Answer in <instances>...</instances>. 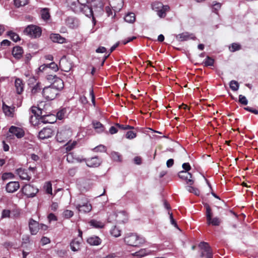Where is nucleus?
I'll return each mask as SVG.
<instances>
[{
	"mask_svg": "<svg viewBox=\"0 0 258 258\" xmlns=\"http://www.w3.org/2000/svg\"><path fill=\"white\" fill-rule=\"evenodd\" d=\"M124 241L127 245L133 247L141 246L145 242L144 237L132 233L127 234L124 238Z\"/></svg>",
	"mask_w": 258,
	"mask_h": 258,
	"instance_id": "obj_1",
	"label": "nucleus"
},
{
	"mask_svg": "<svg viewBox=\"0 0 258 258\" xmlns=\"http://www.w3.org/2000/svg\"><path fill=\"white\" fill-rule=\"evenodd\" d=\"M72 136V131L70 127H63L58 129L56 139L59 143L67 141Z\"/></svg>",
	"mask_w": 258,
	"mask_h": 258,
	"instance_id": "obj_2",
	"label": "nucleus"
},
{
	"mask_svg": "<svg viewBox=\"0 0 258 258\" xmlns=\"http://www.w3.org/2000/svg\"><path fill=\"white\" fill-rule=\"evenodd\" d=\"M24 32L30 37L35 38L41 36L42 30L41 28L37 26L30 25L25 28Z\"/></svg>",
	"mask_w": 258,
	"mask_h": 258,
	"instance_id": "obj_3",
	"label": "nucleus"
},
{
	"mask_svg": "<svg viewBox=\"0 0 258 258\" xmlns=\"http://www.w3.org/2000/svg\"><path fill=\"white\" fill-rule=\"evenodd\" d=\"M206 209V219L207 224L213 226H219L221 222V219L218 217L212 218V213L211 209L208 204L205 205Z\"/></svg>",
	"mask_w": 258,
	"mask_h": 258,
	"instance_id": "obj_4",
	"label": "nucleus"
},
{
	"mask_svg": "<svg viewBox=\"0 0 258 258\" xmlns=\"http://www.w3.org/2000/svg\"><path fill=\"white\" fill-rule=\"evenodd\" d=\"M200 248L201 257L205 258H213V253L211 247L209 244L205 242H201L199 244Z\"/></svg>",
	"mask_w": 258,
	"mask_h": 258,
	"instance_id": "obj_5",
	"label": "nucleus"
},
{
	"mask_svg": "<svg viewBox=\"0 0 258 258\" xmlns=\"http://www.w3.org/2000/svg\"><path fill=\"white\" fill-rule=\"evenodd\" d=\"M57 94V90L53 88L51 85L44 87L42 91V95L47 100L54 99Z\"/></svg>",
	"mask_w": 258,
	"mask_h": 258,
	"instance_id": "obj_6",
	"label": "nucleus"
},
{
	"mask_svg": "<svg viewBox=\"0 0 258 258\" xmlns=\"http://www.w3.org/2000/svg\"><path fill=\"white\" fill-rule=\"evenodd\" d=\"M22 192L28 197H34L38 192V189L33 185L25 184L22 188Z\"/></svg>",
	"mask_w": 258,
	"mask_h": 258,
	"instance_id": "obj_7",
	"label": "nucleus"
},
{
	"mask_svg": "<svg viewBox=\"0 0 258 258\" xmlns=\"http://www.w3.org/2000/svg\"><path fill=\"white\" fill-rule=\"evenodd\" d=\"M80 11L87 17L92 18V21L93 25H95L96 21L94 17L93 8L91 6L89 5H87L83 7H80Z\"/></svg>",
	"mask_w": 258,
	"mask_h": 258,
	"instance_id": "obj_8",
	"label": "nucleus"
},
{
	"mask_svg": "<svg viewBox=\"0 0 258 258\" xmlns=\"http://www.w3.org/2000/svg\"><path fill=\"white\" fill-rule=\"evenodd\" d=\"M53 131L50 128L44 127L39 133L38 137L41 140H44L51 137Z\"/></svg>",
	"mask_w": 258,
	"mask_h": 258,
	"instance_id": "obj_9",
	"label": "nucleus"
},
{
	"mask_svg": "<svg viewBox=\"0 0 258 258\" xmlns=\"http://www.w3.org/2000/svg\"><path fill=\"white\" fill-rule=\"evenodd\" d=\"M89 202V201L86 197L84 196H80L75 200L73 205L77 210Z\"/></svg>",
	"mask_w": 258,
	"mask_h": 258,
	"instance_id": "obj_10",
	"label": "nucleus"
},
{
	"mask_svg": "<svg viewBox=\"0 0 258 258\" xmlns=\"http://www.w3.org/2000/svg\"><path fill=\"white\" fill-rule=\"evenodd\" d=\"M101 160L97 156L88 158L86 160V165L89 167H97L101 163Z\"/></svg>",
	"mask_w": 258,
	"mask_h": 258,
	"instance_id": "obj_11",
	"label": "nucleus"
},
{
	"mask_svg": "<svg viewBox=\"0 0 258 258\" xmlns=\"http://www.w3.org/2000/svg\"><path fill=\"white\" fill-rule=\"evenodd\" d=\"M9 132L18 138H21L25 135L24 131L22 128L15 126H11L9 128Z\"/></svg>",
	"mask_w": 258,
	"mask_h": 258,
	"instance_id": "obj_12",
	"label": "nucleus"
},
{
	"mask_svg": "<svg viewBox=\"0 0 258 258\" xmlns=\"http://www.w3.org/2000/svg\"><path fill=\"white\" fill-rule=\"evenodd\" d=\"M178 176L179 178L185 180L187 184L192 185L194 184V180L191 179V174L186 171H181L178 173Z\"/></svg>",
	"mask_w": 258,
	"mask_h": 258,
	"instance_id": "obj_13",
	"label": "nucleus"
},
{
	"mask_svg": "<svg viewBox=\"0 0 258 258\" xmlns=\"http://www.w3.org/2000/svg\"><path fill=\"white\" fill-rule=\"evenodd\" d=\"M20 187V184L18 181H11L6 185V189L7 192L13 193L17 191Z\"/></svg>",
	"mask_w": 258,
	"mask_h": 258,
	"instance_id": "obj_14",
	"label": "nucleus"
},
{
	"mask_svg": "<svg viewBox=\"0 0 258 258\" xmlns=\"http://www.w3.org/2000/svg\"><path fill=\"white\" fill-rule=\"evenodd\" d=\"M113 216L116 217V222L118 223H124L127 221V215L124 211H120L117 213H113Z\"/></svg>",
	"mask_w": 258,
	"mask_h": 258,
	"instance_id": "obj_15",
	"label": "nucleus"
},
{
	"mask_svg": "<svg viewBox=\"0 0 258 258\" xmlns=\"http://www.w3.org/2000/svg\"><path fill=\"white\" fill-rule=\"evenodd\" d=\"M29 226L31 234L33 235L36 234L40 228L39 223L32 219L30 220Z\"/></svg>",
	"mask_w": 258,
	"mask_h": 258,
	"instance_id": "obj_16",
	"label": "nucleus"
},
{
	"mask_svg": "<svg viewBox=\"0 0 258 258\" xmlns=\"http://www.w3.org/2000/svg\"><path fill=\"white\" fill-rule=\"evenodd\" d=\"M16 173L22 180H30L31 179V176L28 174L26 169L19 168L16 170Z\"/></svg>",
	"mask_w": 258,
	"mask_h": 258,
	"instance_id": "obj_17",
	"label": "nucleus"
},
{
	"mask_svg": "<svg viewBox=\"0 0 258 258\" xmlns=\"http://www.w3.org/2000/svg\"><path fill=\"white\" fill-rule=\"evenodd\" d=\"M82 243V239L75 238L70 243L71 249L73 251H78L80 250Z\"/></svg>",
	"mask_w": 258,
	"mask_h": 258,
	"instance_id": "obj_18",
	"label": "nucleus"
},
{
	"mask_svg": "<svg viewBox=\"0 0 258 258\" xmlns=\"http://www.w3.org/2000/svg\"><path fill=\"white\" fill-rule=\"evenodd\" d=\"M15 106H9L3 104V109L5 115L10 117H13L15 112Z\"/></svg>",
	"mask_w": 258,
	"mask_h": 258,
	"instance_id": "obj_19",
	"label": "nucleus"
},
{
	"mask_svg": "<svg viewBox=\"0 0 258 258\" xmlns=\"http://www.w3.org/2000/svg\"><path fill=\"white\" fill-rule=\"evenodd\" d=\"M92 124L97 133L101 134L104 132L105 127L100 122L95 120L92 121Z\"/></svg>",
	"mask_w": 258,
	"mask_h": 258,
	"instance_id": "obj_20",
	"label": "nucleus"
},
{
	"mask_svg": "<svg viewBox=\"0 0 258 258\" xmlns=\"http://www.w3.org/2000/svg\"><path fill=\"white\" fill-rule=\"evenodd\" d=\"M15 86L17 93L21 94L24 91V84L23 81L19 79L16 78L15 81Z\"/></svg>",
	"mask_w": 258,
	"mask_h": 258,
	"instance_id": "obj_21",
	"label": "nucleus"
},
{
	"mask_svg": "<svg viewBox=\"0 0 258 258\" xmlns=\"http://www.w3.org/2000/svg\"><path fill=\"white\" fill-rule=\"evenodd\" d=\"M176 38L179 41H187L189 39H194L195 36L188 32H183L176 36Z\"/></svg>",
	"mask_w": 258,
	"mask_h": 258,
	"instance_id": "obj_22",
	"label": "nucleus"
},
{
	"mask_svg": "<svg viewBox=\"0 0 258 258\" xmlns=\"http://www.w3.org/2000/svg\"><path fill=\"white\" fill-rule=\"evenodd\" d=\"M51 86L53 88L57 89V92H58V91L61 90L64 87L63 81L61 79L57 77L52 82Z\"/></svg>",
	"mask_w": 258,
	"mask_h": 258,
	"instance_id": "obj_23",
	"label": "nucleus"
},
{
	"mask_svg": "<svg viewBox=\"0 0 258 258\" xmlns=\"http://www.w3.org/2000/svg\"><path fill=\"white\" fill-rule=\"evenodd\" d=\"M87 242L91 245H99L101 243V239L98 236H94L89 237Z\"/></svg>",
	"mask_w": 258,
	"mask_h": 258,
	"instance_id": "obj_24",
	"label": "nucleus"
},
{
	"mask_svg": "<svg viewBox=\"0 0 258 258\" xmlns=\"http://www.w3.org/2000/svg\"><path fill=\"white\" fill-rule=\"evenodd\" d=\"M50 39L53 42H57L58 43H63L66 42V39L61 37L58 34H51L50 35Z\"/></svg>",
	"mask_w": 258,
	"mask_h": 258,
	"instance_id": "obj_25",
	"label": "nucleus"
},
{
	"mask_svg": "<svg viewBox=\"0 0 258 258\" xmlns=\"http://www.w3.org/2000/svg\"><path fill=\"white\" fill-rule=\"evenodd\" d=\"M23 53V50L20 46H16L13 48L12 50V54L16 58H20Z\"/></svg>",
	"mask_w": 258,
	"mask_h": 258,
	"instance_id": "obj_26",
	"label": "nucleus"
},
{
	"mask_svg": "<svg viewBox=\"0 0 258 258\" xmlns=\"http://www.w3.org/2000/svg\"><path fill=\"white\" fill-rule=\"evenodd\" d=\"M170 10V7L168 5H164L161 9L157 11V15L160 18H165L166 16V13Z\"/></svg>",
	"mask_w": 258,
	"mask_h": 258,
	"instance_id": "obj_27",
	"label": "nucleus"
},
{
	"mask_svg": "<svg viewBox=\"0 0 258 258\" xmlns=\"http://www.w3.org/2000/svg\"><path fill=\"white\" fill-rule=\"evenodd\" d=\"M92 209V207L90 202L83 206L81 208L77 209L79 213H87L90 212Z\"/></svg>",
	"mask_w": 258,
	"mask_h": 258,
	"instance_id": "obj_28",
	"label": "nucleus"
},
{
	"mask_svg": "<svg viewBox=\"0 0 258 258\" xmlns=\"http://www.w3.org/2000/svg\"><path fill=\"white\" fill-rule=\"evenodd\" d=\"M90 225L95 228H103L105 224L103 222L93 219L89 222Z\"/></svg>",
	"mask_w": 258,
	"mask_h": 258,
	"instance_id": "obj_29",
	"label": "nucleus"
},
{
	"mask_svg": "<svg viewBox=\"0 0 258 258\" xmlns=\"http://www.w3.org/2000/svg\"><path fill=\"white\" fill-rule=\"evenodd\" d=\"M41 18L44 21H47L50 18L49 10L48 8H43L40 11Z\"/></svg>",
	"mask_w": 258,
	"mask_h": 258,
	"instance_id": "obj_30",
	"label": "nucleus"
},
{
	"mask_svg": "<svg viewBox=\"0 0 258 258\" xmlns=\"http://www.w3.org/2000/svg\"><path fill=\"white\" fill-rule=\"evenodd\" d=\"M124 19L126 22L132 23L136 20L135 15L133 13H128L125 15Z\"/></svg>",
	"mask_w": 258,
	"mask_h": 258,
	"instance_id": "obj_31",
	"label": "nucleus"
},
{
	"mask_svg": "<svg viewBox=\"0 0 258 258\" xmlns=\"http://www.w3.org/2000/svg\"><path fill=\"white\" fill-rule=\"evenodd\" d=\"M7 34L15 42H17L20 40L19 36L13 31H8Z\"/></svg>",
	"mask_w": 258,
	"mask_h": 258,
	"instance_id": "obj_32",
	"label": "nucleus"
},
{
	"mask_svg": "<svg viewBox=\"0 0 258 258\" xmlns=\"http://www.w3.org/2000/svg\"><path fill=\"white\" fill-rule=\"evenodd\" d=\"M148 252L146 249H141L139 251H137L134 253H132V255L134 256H136L138 258H141L143 256H144L147 254Z\"/></svg>",
	"mask_w": 258,
	"mask_h": 258,
	"instance_id": "obj_33",
	"label": "nucleus"
},
{
	"mask_svg": "<svg viewBox=\"0 0 258 258\" xmlns=\"http://www.w3.org/2000/svg\"><path fill=\"white\" fill-rule=\"evenodd\" d=\"M14 3L16 7L19 8L27 5L28 0H14Z\"/></svg>",
	"mask_w": 258,
	"mask_h": 258,
	"instance_id": "obj_34",
	"label": "nucleus"
},
{
	"mask_svg": "<svg viewBox=\"0 0 258 258\" xmlns=\"http://www.w3.org/2000/svg\"><path fill=\"white\" fill-rule=\"evenodd\" d=\"M186 189L189 192L193 193L196 196H199L200 194V191L196 187L188 185L186 186Z\"/></svg>",
	"mask_w": 258,
	"mask_h": 258,
	"instance_id": "obj_35",
	"label": "nucleus"
},
{
	"mask_svg": "<svg viewBox=\"0 0 258 258\" xmlns=\"http://www.w3.org/2000/svg\"><path fill=\"white\" fill-rule=\"evenodd\" d=\"M77 142L73 141L72 143L68 142L66 145V150L67 152H69L72 150L77 145Z\"/></svg>",
	"mask_w": 258,
	"mask_h": 258,
	"instance_id": "obj_36",
	"label": "nucleus"
},
{
	"mask_svg": "<svg viewBox=\"0 0 258 258\" xmlns=\"http://www.w3.org/2000/svg\"><path fill=\"white\" fill-rule=\"evenodd\" d=\"M51 117V116L50 115H47V116H43L41 118V121L44 122V123H52L53 122H55V117L54 116H53V119H49V118H50Z\"/></svg>",
	"mask_w": 258,
	"mask_h": 258,
	"instance_id": "obj_37",
	"label": "nucleus"
},
{
	"mask_svg": "<svg viewBox=\"0 0 258 258\" xmlns=\"http://www.w3.org/2000/svg\"><path fill=\"white\" fill-rule=\"evenodd\" d=\"M76 21L73 18L69 17L66 20L67 25L72 28H74L76 27Z\"/></svg>",
	"mask_w": 258,
	"mask_h": 258,
	"instance_id": "obj_38",
	"label": "nucleus"
},
{
	"mask_svg": "<svg viewBox=\"0 0 258 258\" xmlns=\"http://www.w3.org/2000/svg\"><path fill=\"white\" fill-rule=\"evenodd\" d=\"M229 49L230 51L234 52L240 49L241 45L238 43H233L230 46H229Z\"/></svg>",
	"mask_w": 258,
	"mask_h": 258,
	"instance_id": "obj_39",
	"label": "nucleus"
},
{
	"mask_svg": "<svg viewBox=\"0 0 258 258\" xmlns=\"http://www.w3.org/2000/svg\"><path fill=\"white\" fill-rule=\"evenodd\" d=\"M230 87L232 90L234 91H236L239 89V84L238 82L236 81L232 80L230 82Z\"/></svg>",
	"mask_w": 258,
	"mask_h": 258,
	"instance_id": "obj_40",
	"label": "nucleus"
},
{
	"mask_svg": "<svg viewBox=\"0 0 258 258\" xmlns=\"http://www.w3.org/2000/svg\"><path fill=\"white\" fill-rule=\"evenodd\" d=\"M110 233L111 234L115 237H119L120 235V230L116 226H114L111 230Z\"/></svg>",
	"mask_w": 258,
	"mask_h": 258,
	"instance_id": "obj_41",
	"label": "nucleus"
},
{
	"mask_svg": "<svg viewBox=\"0 0 258 258\" xmlns=\"http://www.w3.org/2000/svg\"><path fill=\"white\" fill-rule=\"evenodd\" d=\"M47 68L51 69L54 72H56L59 70V67L54 62H52L49 64H47Z\"/></svg>",
	"mask_w": 258,
	"mask_h": 258,
	"instance_id": "obj_42",
	"label": "nucleus"
},
{
	"mask_svg": "<svg viewBox=\"0 0 258 258\" xmlns=\"http://www.w3.org/2000/svg\"><path fill=\"white\" fill-rule=\"evenodd\" d=\"M203 63L205 66H212L214 64V60L209 56H207L204 61Z\"/></svg>",
	"mask_w": 258,
	"mask_h": 258,
	"instance_id": "obj_43",
	"label": "nucleus"
},
{
	"mask_svg": "<svg viewBox=\"0 0 258 258\" xmlns=\"http://www.w3.org/2000/svg\"><path fill=\"white\" fill-rule=\"evenodd\" d=\"M152 8L153 9L156 11V12L158 11V10L162 8L164 5L162 4V3L159 2H155L152 4Z\"/></svg>",
	"mask_w": 258,
	"mask_h": 258,
	"instance_id": "obj_44",
	"label": "nucleus"
},
{
	"mask_svg": "<svg viewBox=\"0 0 258 258\" xmlns=\"http://www.w3.org/2000/svg\"><path fill=\"white\" fill-rule=\"evenodd\" d=\"M44 188L46 190V192L48 194H52V184L50 181L45 183Z\"/></svg>",
	"mask_w": 258,
	"mask_h": 258,
	"instance_id": "obj_45",
	"label": "nucleus"
},
{
	"mask_svg": "<svg viewBox=\"0 0 258 258\" xmlns=\"http://www.w3.org/2000/svg\"><path fill=\"white\" fill-rule=\"evenodd\" d=\"M93 151L97 152H106V147L103 145H100L96 147H95Z\"/></svg>",
	"mask_w": 258,
	"mask_h": 258,
	"instance_id": "obj_46",
	"label": "nucleus"
},
{
	"mask_svg": "<svg viewBox=\"0 0 258 258\" xmlns=\"http://www.w3.org/2000/svg\"><path fill=\"white\" fill-rule=\"evenodd\" d=\"M2 178L3 180L13 179L14 178V175L11 172H6L2 175Z\"/></svg>",
	"mask_w": 258,
	"mask_h": 258,
	"instance_id": "obj_47",
	"label": "nucleus"
},
{
	"mask_svg": "<svg viewBox=\"0 0 258 258\" xmlns=\"http://www.w3.org/2000/svg\"><path fill=\"white\" fill-rule=\"evenodd\" d=\"M66 110L65 109H62L59 111L56 114V117L58 119L61 120L64 118L66 116Z\"/></svg>",
	"mask_w": 258,
	"mask_h": 258,
	"instance_id": "obj_48",
	"label": "nucleus"
},
{
	"mask_svg": "<svg viewBox=\"0 0 258 258\" xmlns=\"http://www.w3.org/2000/svg\"><path fill=\"white\" fill-rule=\"evenodd\" d=\"M111 157L114 161H120V155L118 152H112L111 153Z\"/></svg>",
	"mask_w": 258,
	"mask_h": 258,
	"instance_id": "obj_49",
	"label": "nucleus"
},
{
	"mask_svg": "<svg viewBox=\"0 0 258 258\" xmlns=\"http://www.w3.org/2000/svg\"><path fill=\"white\" fill-rule=\"evenodd\" d=\"M11 214V211L9 210H4L2 212V219L10 218Z\"/></svg>",
	"mask_w": 258,
	"mask_h": 258,
	"instance_id": "obj_50",
	"label": "nucleus"
},
{
	"mask_svg": "<svg viewBox=\"0 0 258 258\" xmlns=\"http://www.w3.org/2000/svg\"><path fill=\"white\" fill-rule=\"evenodd\" d=\"M137 136V134L136 133L133 131H128L126 133L125 137L126 139L132 140L135 138Z\"/></svg>",
	"mask_w": 258,
	"mask_h": 258,
	"instance_id": "obj_51",
	"label": "nucleus"
},
{
	"mask_svg": "<svg viewBox=\"0 0 258 258\" xmlns=\"http://www.w3.org/2000/svg\"><path fill=\"white\" fill-rule=\"evenodd\" d=\"M63 216L67 219L70 218L74 215V212L72 211L66 210L63 213Z\"/></svg>",
	"mask_w": 258,
	"mask_h": 258,
	"instance_id": "obj_52",
	"label": "nucleus"
},
{
	"mask_svg": "<svg viewBox=\"0 0 258 258\" xmlns=\"http://www.w3.org/2000/svg\"><path fill=\"white\" fill-rule=\"evenodd\" d=\"M41 89V87L40 85V83H37L32 89V93L33 94H35L38 91H40Z\"/></svg>",
	"mask_w": 258,
	"mask_h": 258,
	"instance_id": "obj_53",
	"label": "nucleus"
},
{
	"mask_svg": "<svg viewBox=\"0 0 258 258\" xmlns=\"http://www.w3.org/2000/svg\"><path fill=\"white\" fill-rule=\"evenodd\" d=\"M221 5L220 3H216L212 6V11L215 13H217L219 9H220Z\"/></svg>",
	"mask_w": 258,
	"mask_h": 258,
	"instance_id": "obj_54",
	"label": "nucleus"
},
{
	"mask_svg": "<svg viewBox=\"0 0 258 258\" xmlns=\"http://www.w3.org/2000/svg\"><path fill=\"white\" fill-rule=\"evenodd\" d=\"M239 101L243 105H246L248 103V101L244 96L242 95H239Z\"/></svg>",
	"mask_w": 258,
	"mask_h": 258,
	"instance_id": "obj_55",
	"label": "nucleus"
},
{
	"mask_svg": "<svg viewBox=\"0 0 258 258\" xmlns=\"http://www.w3.org/2000/svg\"><path fill=\"white\" fill-rule=\"evenodd\" d=\"M76 158L74 157V155L72 153H69L67 156V160L69 163H74L76 161Z\"/></svg>",
	"mask_w": 258,
	"mask_h": 258,
	"instance_id": "obj_56",
	"label": "nucleus"
},
{
	"mask_svg": "<svg viewBox=\"0 0 258 258\" xmlns=\"http://www.w3.org/2000/svg\"><path fill=\"white\" fill-rule=\"evenodd\" d=\"M110 3H111L110 5L113 8H115L120 10L122 7V0H118V4L117 6L114 5V3L113 1H110Z\"/></svg>",
	"mask_w": 258,
	"mask_h": 258,
	"instance_id": "obj_57",
	"label": "nucleus"
},
{
	"mask_svg": "<svg viewBox=\"0 0 258 258\" xmlns=\"http://www.w3.org/2000/svg\"><path fill=\"white\" fill-rule=\"evenodd\" d=\"M63 63H64V62L63 61V60H61V61H60V62H59V68H60V69L62 71H64V72H69L70 69H71L70 67H64L63 66Z\"/></svg>",
	"mask_w": 258,
	"mask_h": 258,
	"instance_id": "obj_58",
	"label": "nucleus"
},
{
	"mask_svg": "<svg viewBox=\"0 0 258 258\" xmlns=\"http://www.w3.org/2000/svg\"><path fill=\"white\" fill-rule=\"evenodd\" d=\"M48 68L47 64H44L39 67L38 68V72H43L44 71H46V72H48Z\"/></svg>",
	"mask_w": 258,
	"mask_h": 258,
	"instance_id": "obj_59",
	"label": "nucleus"
},
{
	"mask_svg": "<svg viewBox=\"0 0 258 258\" xmlns=\"http://www.w3.org/2000/svg\"><path fill=\"white\" fill-rule=\"evenodd\" d=\"M57 77L56 75H48L46 76V79L50 82H53Z\"/></svg>",
	"mask_w": 258,
	"mask_h": 258,
	"instance_id": "obj_60",
	"label": "nucleus"
},
{
	"mask_svg": "<svg viewBox=\"0 0 258 258\" xmlns=\"http://www.w3.org/2000/svg\"><path fill=\"white\" fill-rule=\"evenodd\" d=\"M118 132V128L116 126V124L114 126H112L109 128V133L113 135L116 133Z\"/></svg>",
	"mask_w": 258,
	"mask_h": 258,
	"instance_id": "obj_61",
	"label": "nucleus"
},
{
	"mask_svg": "<svg viewBox=\"0 0 258 258\" xmlns=\"http://www.w3.org/2000/svg\"><path fill=\"white\" fill-rule=\"evenodd\" d=\"M77 172V168L75 167L70 168L68 170V174L71 176H74Z\"/></svg>",
	"mask_w": 258,
	"mask_h": 258,
	"instance_id": "obj_62",
	"label": "nucleus"
},
{
	"mask_svg": "<svg viewBox=\"0 0 258 258\" xmlns=\"http://www.w3.org/2000/svg\"><path fill=\"white\" fill-rule=\"evenodd\" d=\"M182 167L184 170V171L188 172L190 170L191 167L188 163H184L182 164Z\"/></svg>",
	"mask_w": 258,
	"mask_h": 258,
	"instance_id": "obj_63",
	"label": "nucleus"
},
{
	"mask_svg": "<svg viewBox=\"0 0 258 258\" xmlns=\"http://www.w3.org/2000/svg\"><path fill=\"white\" fill-rule=\"evenodd\" d=\"M41 242L42 245H45L50 243V240L49 238L46 237H43L41 239Z\"/></svg>",
	"mask_w": 258,
	"mask_h": 258,
	"instance_id": "obj_64",
	"label": "nucleus"
}]
</instances>
